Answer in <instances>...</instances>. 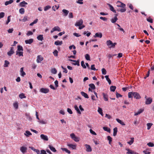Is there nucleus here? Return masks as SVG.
Returning a JSON list of instances; mask_svg holds the SVG:
<instances>
[{
  "instance_id": "obj_15",
  "label": "nucleus",
  "mask_w": 154,
  "mask_h": 154,
  "mask_svg": "<svg viewBox=\"0 0 154 154\" xmlns=\"http://www.w3.org/2000/svg\"><path fill=\"white\" fill-rule=\"evenodd\" d=\"M20 75L22 76H24L26 74V73L23 71V68H21L20 69Z\"/></svg>"
},
{
  "instance_id": "obj_38",
  "label": "nucleus",
  "mask_w": 154,
  "mask_h": 154,
  "mask_svg": "<svg viewBox=\"0 0 154 154\" xmlns=\"http://www.w3.org/2000/svg\"><path fill=\"white\" fill-rule=\"evenodd\" d=\"M19 97L21 99L25 98H26V96L23 93H21L19 95Z\"/></svg>"
},
{
  "instance_id": "obj_18",
  "label": "nucleus",
  "mask_w": 154,
  "mask_h": 154,
  "mask_svg": "<svg viewBox=\"0 0 154 154\" xmlns=\"http://www.w3.org/2000/svg\"><path fill=\"white\" fill-rule=\"evenodd\" d=\"M20 150L23 153H24L26 152L27 148L24 146H22L20 148Z\"/></svg>"
},
{
  "instance_id": "obj_7",
  "label": "nucleus",
  "mask_w": 154,
  "mask_h": 154,
  "mask_svg": "<svg viewBox=\"0 0 154 154\" xmlns=\"http://www.w3.org/2000/svg\"><path fill=\"white\" fill-rule=\"evenodd\" d=\"M152 101V99L151 97L146 98L145 101V104L146 105L150 104Z\"/></svg>"
},
{
  "instance_id": "obj_41",
  "label": "nucleus",
  "mask_w": 154,
  "mask_h": 154,
  "mask_svg": "<svg viewBox=\"0 0 154 154\" xmlns=\"http://www.w3.org/2000/svg\"><path fill=\"white\" fill-rule=\"evenodd\" d=\"M61 149L63 151H65L68 154L70 153V151L66 148H62Z\"/></svg>"
},
{
  "instance_id": "obj_1",
  "label": "nucleus",
  "mask_w": 154,
  "mask_h": 154,
  "mask_svg": "<svg viewBox=\"0 0 154 154\" xmlns=\"http://www.w3.org/2000/svg\"><path fill=\"white\" fill-rule=\"evenodd\" d=\"M116 3L117 4V7L122 8L120 9H117L116 10L117 11H120L121 12L123 13L126 11V9L125 8L126 5L125 4L119 1H118Z\"/></svg>"
},
{
  "instance_id": "obj_63",
  "label": "nucleus",
  "mask_w": 154,
  "mask_h": 154,
  "mask_svg": "<svg viewBox=\"0 0 154 154\" xmlns=\"http://www.w3.org/2000/svg\"><path fill=\"white\" fill-rule=\"evenodd\" d=\"M40 154H47L45 150L42 149L41 151Z\"/></svg>"
},
{
  "instance_id": "obj_51",
  "label": "nucleus",
  "mask_w": 154,
  "mask_h": 154,
  "mask_svg": "<svg viewBox=\"0 0 154 154\" xmlns=\"http://www.w3.org/2000/svg\"><path fill=\"white\" fill-rule=\"evenodd\" d=\"M146 20L148 22L150 23H153V20L152 19H151L150 17L147 18Z\"/></svg>"
},
{
  "instance_id": "obj_17",
  "label": "nucleus",
  "mask_w": 154,
  "mask_h": 154,
  "mask_svg": "<svg viewBox=\"0 0 154 154\" xmlns=\"http://www.w3.org/2000/svg\"><path fill=\"white\" fill-rule=\"evenodd\" d=\"M144 111V109H140L138 111L135 113L134 115L135 116H137L140 114L141 113H142Z\"/></svg>"
},
{
  "instance_id": "obj_45",
  "label": "nucleus",
  "mask_w": 154,
  "mask_h": 154,
  "mask_svg": "<svg viewBox=\"0 0 154 154\" xmlns=\"http://www.w3.org/2000/svg\"><path fill=\"white\" fill-rule=\"evenodd\" d=\"M54 28L55 31H57L58 32H60L61 31V29L58 26H55Z\"/></svg>"
},
{
  "instance_id": "obj_27",
  "label": "nucleus",
  "mask_w": 154,
  "mask_h": 154,
  "mask_svg": "<svg viewBox=\"0 0 154 154\" xmlns=\"http://www.w3.org/2000/svg\"><path fill=\"white\" fill-rule=\"evenodd\" d=\"M37 39L39 41H42L43 40V35H40L37 37Z\"/></svg>"
},
{
  "instance_id": "obj_33",
  "label": "nucleus",
  "mask_w": 154,
  "mask_h": 154,
  "mask_svg": "<svg viewBox=\"0 0 154 154\" xmlns=\"http://www.w3.org/2000/svg\"><path fill=\"white\" fill-rule=\"evenodd\" d=\"M14 1L13 0H10L9 1H6L5 3V5H8L11 4Z\"/></svg>"
},
{
  "instance_id": "obj_46",
  "label": "nucleus",
  "mask_w": 154,
  "mask_h": 154,
  "mask_svg": "<svg viewBox=\"0 0 154 154\" xmlns=\"http://www.w3.org/2000/svg\"><path fill=\"white\" fill-rule=\"evenodd\" d=\"M19 12L21 14H23L25 12V10L24 8H21L19 10Z\"/></svg>"
},
{
  "instance_id": "obj_42",
  "label": "nucleus",
  "mask_w": 154,
  "mask_h": 154,
  "mask_svg": "<svg viewBox=\"0 0 154 154\" xmlns=\"http://www.w3.org/2000/svg\"><path fill=\"white\" fill-rule=\"evenodd\" d=\"M57 71L56 68H54L51 69V72L53 74H56L57 73Z\"/></svg>"
},
{
  "instance_id": "obj_31",
  "label": "nucleus",
  "mask_w": 154,
  "mask_h": 154,
  "mask_svg": "<svg viewBox=\"0 0 154 154\" xmlns=\"http://www.w3.org/2000/svg\"><path fill=\"white\" fill-rule=\"evenodd\" d=\"M118 20V19L116 17H114L113 18L111 19V21L112 23H115Z\"/></svg>"
},
{
  "instance_id": "obj_64",
  "label": "nucleus",
  "mask_w": 154,
  "mask_h": 154,
  "mask_svg": "<svg viewBox=\"0 0 154 154\" xmlns=\"http://www.w3.org/2000/svg\"><path fill=\"white\" fill-rule=\"evenodd\" d=\"M143 152L145 154H150V152L148 151L147 150H144Z\"/></svg>"
},
{
  "instance_id": "obj_4",
  "label": "nucleus",
  "mask_w": 154,
  "mask_h": 154,
  "mask_svg": "<svg viewBox=\"0 0 154 154\" xmlns=\"http://www.w3.org/2000/svg\"><path fill=\"white\" fill-rule=\"evenodd\" d=\"M71 138L75 142H78L79 140V138L76 137L74 133H72L70 134Z\"/></svg>"
},
{
  "instance_id": "obj_3",
  "label": "nucleus",
  "mask_w": 154,
  "mask_h": 154,
  "mask_svg": "<svg viewBox=\"0 0 154 154\" xmlns=\"http://www.w3.org/2000/svg\"><path fill=\"white\" fill-rule=\"evenodd\" d=\"M106 44L107 46L110 48H114L115 45L117 44V43L116 42L113 43L110 40H107L106 42Z\"/></svg>"
},
{
  "instance_id": "obj_57",
  "label": "nucleus",
  "mask_w": 154,
  "mask_h": 154,
  "mask_svg": "<svg viewBox=\"0 0 154 154\" xmlns=\"http://www.w3.org/2000/svg\"><path fill=\"white\" fill-rule=\"evenodd\" d=\"M5 15L4 13L2 12L0 13V18L3 17H4Z\"/></svg>"
},
{
  "instance_id": "obj_14",
  "label": "nucleus",
  "mask_w": 154,
  "mask_h": 154,
  "mask_svg": "<svg viewBox=\"0 0 154 154\" xmlns=\"http://www.w3.org/2000/svg\"><path fill=\"white\" fill-rule=\"evenodd\" d=\"M33 42V40L32 38H31L29 40L25 41V43L26 44H31Z\"/></svg>"
},
{
  "instance_id": "obj_20",
  "label": "nucleus",
  "mask_w": 154,
  "mask_h": 154,
  "mask_svg": "<svg viewBox=\"0 0 154 154\" xmlns=\"http://www.w3.org/2000/svg\"><path fill=\"white\" fill-rule=\"evenodd\" d=\"M103 35L101 33H96L95 34V35L94 36L95 37H97L100 38H101L102 37Z\"/></svg>"
},
{
  "instance_id": "obj_52",
  "label": "nucleus",
  "mask_w": 154,
  "mask_h": 154,
  "mask_svg": "<svg viewBox=\"0 0 154 154\" xmlns=\"http://www.w3.org/2000/svg\"><path fill=\"white\" fill-rule=\"evenodd\" d=\"M127 5L128 6V7L130 9H131L132 10H133L134 7L131 4H128Z\"/></svg>"
},
{
  "instance_id": "obj_50",
  "label": "nucleus",
  "mask_w": 154,
  "mask_h": 154,
  "mask_svg": "<svg viewBox=\"0 0 154 154\" xmlns=\"http://www.w3.org/2000/svg\"><path fill=\"white\" fill-rule=\"evenodd\" d=\"M58 51L57 50H55L53 52L54 55L55 57H57L58 56Z\"/></svg>"
},
{
  "instance_id": "obj_28",
  "label": "nucleus",
  "mask_w": 154,
  "mask_h": 154,
  "mask_svg": "<svg viewBox=\"0 0 154 154\" xmlns=\"http://www.w3.org/2000/svg\"><path fill=\"white\" fill-rule=\"evenodd\" d=\"M48 147L50 148L51 150L53 152H55L56 151V150L55 149L53 146L51 145H48Z\"/></svg>"
},
{
  "instance_id": "obj_9",
  "label": "nucleus",
  "mask_w": 154,
  "mask_h": 154,
  "mask_svg": "<svg viewBox=\"0 0 154 154\" xmlns=\"http://www.w3.org/2000/svg\"><path fill=\"white\" fill-rule=\"evenodd\" d=\"M43 60V58L41 55H38L37 57V59L36 60L37 62L38 63H41V62Z\"/></svg>"
},
{
  "instance_id": "obj_40",
  "label": "nucleus",
  "mask_w": 154,
  "mask_h": 154,
  "mask_svg": "<svg viewBox=\"0 0 154 154\" xmlns=\"http://www.w3.org/2000/svg\"><path fill=\"white\" fill-rule=\"evenodd\" d=\"M116 120L120 124H121L122 125H125V124L121 120H120L119 119H116Z\"/></svg>"
},
{
  "instance_id": "obj_2",
  "label": "nucleus",
  "mask_w": 154,
  "mask_h": 154,
  "mask_svg": "<svg viewBox=\"0 0 154 154\" xmlns=\"http://www.w3.org/2000/svg\"><path fill=\"white\" fill-rule=\"evenodd\" d=\"M128 96L129 98H132L133 97L137 99H139L141 98L139 94L137 92H129L128 93Z\"/></svg>"
},
{
  "instance_id": "obj_60",
  "label": "nucleus",
  "mask_w": 154,
  "mask_h": 154,
  "mask_svg": "<svg viewBox=\"0 0 154 154\" xmlns=\"http://www.w3.org/2000/svg\"><path fill=\"white\" fill-rule=\"evenodd\" d=\"M75 63H73V64L75 65H77L78 66H79L80 65L79 63V61H76V62H75Z\"/></svg>"
},
{
  "instance_id": "obj_12",
  "label": "nucleus",
  "mask_w": 154,
  "mask_h": 154,
  "mask_svg": "<svg viewBox=\"0 0 154 154\" xmlns=\"http://www.w3.org/2000/svg\"><path fill=\"white\" fill-rule=\"evenodd\" d=\"M126 150L127 151V152L126 153L128 154H138L137 153H136V152L132 151L131 150H130L128 149H126Z\"/></svg>"
},
{
  "instance_id": "obj_34",
  "label": "nucleus",
  "mask_w": 154,
  "mask_h": 154,
  "mask_svg": "<svg viewBox=\"0 0 154 154\" xmlns=\"http://www.w3.org/2000/svg\"><path fill=\"white\" fill-rule=\"evenodd\" d=\"M10 64V63L9 61L7 60H5V63L4 65V67H7L8 66V65Z\"/></svg>"
},
{
  "instance_id": "obj_32",
  "label": "nucleus",
  "mask_w": 154,
  "mask_h": 154,
  "mask_svg": "<svg viewBox=\"0 0 154 154\" xmlns=\"http://www.w3.org/2000/svg\"><path fill=\"white\" fill-rule=\"evenodd\" d=\"M103 129L105 131H106L109 133L110 132V129L107 127H103Z\"/></svg>"
},
{
  "instance_id": "obj_25",
  "label": "nucleus",
  "mask_w": 154,
  "mask_h": 154,
  "mask_svg": "<svg viewBox=\"0 0 154 154\" xmlns=\"http://www.w3.org/2000/svg\"><path fill=\"white\" fill-rule=\"evenodd\" d=\"M74 108L75 109L77 113H78L79 114H81V112L79 110L78 107L76 105H75L74 106Z\"/></svg>"
},
{
  "instance_id": "obj_11",
  "label": "nucleus",
  "mask_w": 154,
  "mask_h": 154,
  "mask_svg": "<svg viewBox=\"0 0 154 154\" xmlns=\"http://www.w3.org/2000/svg\"><path fill=\"white\" fill-rule=\"evenodd\" d=\"M14 48L12 47L11 48L10 51L7 53L8 55L9 56H11L14 53V52L13 50Z\"/></svg>"
},
{
  "instance_id": "obj_62",
  "label": "nucleus",
  "mask_w": 154,
  "mask_h": 154,
  "mask_svg": "<svg viewBox=\"0 0 154 154\" xmlns=\"http://www.w3.org/2000/svg\"><path fill=\"white\" fill-rule=\"evenodd\" d=\"M90 131L91 133L93 135H96V133L93 131L91 129H90Z\"/></svg>"
},
{
  "instance_id": "obj_35",
  "label": "nucleus",
  "mask_w": 154,
  "mask_h": 154,
  "mask_svg": "<svg viewBox=\"0 0 154 154\" xmlns=\"http://www.w3.org/2000/svg\"><path fill=\"white\" fill-rule=\"evenodd\" d=\"M117 132V128L116 127L113 129V135L114 136H115L116 135Z\"/></svg>"
},
{
  "instance_id": "obj_53",
  "label": "nucleus",
  "mask_w": 154,
  "mask_h": 154,
  "mask_svg": "<svg viewBox=\"0 0 154 154\" xmlns=\"http://www.w3.org/2000/svg\"><path fill=\"white\" fill-rule=\"evenodd\" d=\"M147 145L149 147H153L154 146V144L151 142H149L147 144Z\"/></svg>"
},
{
  "instance_id": "obj_19",
  "label": "nucleus",
  "mask_w": 154,
  "mask_h": 154,
  "mask_svg": "<svg viewBox=\"0 0 154 154\" xmlns=\"http://www.w3.org/2000/svg\"><path fill=\"white\" fill-rule=\"evenodd\" d=\"M81 95L84 97L85 98H88L89 97L87 94L83 91H81Z\"/></svg>"
},
{
  "instance_id": "obj_58",
  "label": "nucleus",
  "mask_w": 154,
  "mask_h": 154,
  "mask_svg": "<svg viewBox=\"0 0 154 154\" xmlns=\"http://www.w3.org/2000/svg\"><path fill=\"white\" fill-rule=\"evenodd\" d=\"M67 112L70 114H72V112L71 110V109L70 108H68L67 109Z\"/></svg>"
},
{
  "instance_id": "obj_10",
  "label": "nucleus",
  "mask_w": 154,
  "mask_h": 154,
  "mask_svg": "<svg viewBox=\"0 0 154 154\" xmlns=\"http://www.w3.org/2000/svg\"><path fill=\"white\" fill-rule=\"evenodd\" d=\"M40 91L44 93H47L49 92V90L48 88H42L40 90Z\"/></svg>"
},
{
  "instance_id": "obj_23",
  "label": "nucleus",
  "mask_w": 154,
  "mask_h": 154,
  "mask_svg": "<svg viewBox=\"0 0 154 154\" xmlns=\"http://www.w3.org/2000/svg\"><path fill=\"white\" fill-rule=\"evenodd\" d=\"M62 44V41H57L54 42V44L56 45H60Z\"/></svg>"
},
{
  "instance_id": "obj_47",
  "label": "nucleus",
  "mask_w": 154,
  "mask_h": 154,
  "mask_svg": "<svg viewBox=\"0 0 154 154\" xmlns=\"http://www.w3.org/2000/svg\"><path fill=\"white\" fill-rule=\"evenodd\" d=\"M85 57L86 59L88 60H90V58L89 55L88 54H86L85 55Z\"/></svg>"
},
{
  "instance_id": "obj_36",
  "label": "nucleus",
  "mask_w": 154,
  "mask_h": 154,
  "mask_svg": "<svg viewBox=\"0 0 154 154\" xmlns=\"http://www.w3.org/2000/svg\"><path fill=\"white\" fill-rule=\"evenodd\" d=\"M17 51H23V47L21 45H18L17 46Z\"/></svg>"
},
{
  "instance_id": "obj_30",
  "label": "nucleus",
  "mask_w": 154,
  "mask_h": 154,
  "mask_svg": "<svg viewBox=\"0 0 154 154\" xmlns=\"http://www.w3.org/2000/svg\"><path fill=\"white\" fill-rule=\"evenodd\" d=\"M23 51H16V55H18L19 57L20 56H23Z\"/></svg>"
},
{
  "instance_id": "obj_21",
  "label": "nucleus",
  "mask_w": 154,
  "mask_h": 154,
  "mask_svg": "<svg viewBox=\"0 0 154 154\" xmlns=\"http://www.w3.org/2000/svg\"><path fill=\"white\" fill-rule=\"evenodd\" d=\"M68 146L72 149H76V145H75L72 144H67Z\"/></svg>"
},
{
  "instance_id": "obj_6",
  "label": "nucleus",
  "mask_w": 154,
  "mask_h": 154,
  "mask_svg": "<svg viewBox=\"0 0 154 154\" xmlns=\"http://www.w3.org/2000/svg\"><path fill=\"white\" fill-rule=\"evenodd\" d=\"M85 146L86 148V150L87 152H91L92 151V148L88 144H85Z\"/></svg>"
},
{
  "instance_id": "obj_5",
  "label": "nucleus",
  "mask_w": 154,
  "mask_h": 154,
  "mask_svg": "<svg viewBox=\"0 0 154 154\" xmlns=\"http://www.w3.org/2000/svg\"><path fill=\"white\" fill-rule=\"evenodd\" d=\"M83 23V21L82 19H80L77 20L75 24V26H81Z\"/></svg>"
},
{
  "instance_id": "obj_8",
  "label": "nucleus",
  "mask_w": 154,
  "mask_h": 154,
  "mask_svg": "<svg viewBox=\"0 0 154 154\" xmlns=\"http://www.w3.org/2000/svg\"><path fill=\"white\" fill-rule=\"evenodd\" d=\"M41 138L44 141H48V136L44 134H41L40 136Z\"/></svg>"
},
{
  "instance_id": "obj_56",
  "label": "nucleus",
  "mask_w": 154,
  "mask_h": 154,
  "mask_svg": "<svg viewBox=\"0 0 154 154\" xmlns=\"http://www.w3.org/2000/svg\"><path fill=\"white\" fill-rule=\"evenodd\" d=\"M14 106L15 108V109H17L18 108V104L17 103H15L14 104Z\"/></svg>"
},
{
  "instance_id": "obj_37",
  "label": "nucleus",
  "mask_w": 154,
  "mask_h": 154,
  "mask_svg": "<svg viewBox=\"0 0 154 154\" xmlns=\"http://www.w3.org/2000/svg\"><path fill=\"white\" fill-rule=\"evenodd\" d=\"M105 78H106V80L108 81L109 84H110L111 83V81L110 79L109 78L108 75H106L105 76Z\"/></svg>"
},
{
  "instance_id": "obj_24",
  "label": "nucleus",
  "mask_w": 154,
  "mask_h": 154,
  "mask_svg": "<svg viewBox=\"0 0 154 154\" xmlns=\"http://www.w3.org/2000/svg\"><path fill=\"white\" fill-rule=\"evenodd\" d=\"M102 94H103V97L104 100L105 101H108V96L107 94H105L104 93H103Z\"/></svg>"
},
{
  "instance_id": "obj_54",
  "label": "nucleus",
  "mask_w": 154,
  "mask_h": 154,
  "mask_svg": "<svg viewBox=\"0 0 154 154\" xmlns=\"http://www.w3.org/2000/svg\"><path fill=\"white\" fill-rule=\"evenodd\" d=\"M51 8V7L50 6L48 5L45 6L44 8L45 11H46Z\"/></svg>"
},
{
  "instance_id": "obj_44",
  "label": "nucleus",
  "mask_w": 154,
  "mask_h": 154,
  "mask_svg": "<svg viewBox=\"0 0 154 154\" xmlns=\"http://www.w3.org/2000/svg\"><path fill=\"white\" fill-rule=\"evenodd\" d=\"M89 86L92 89H94L95 88V87L94 84H89Z\"/></svg>"
},
{
  "instance_id": "obj_22",
  "label": "nucleus",
  "mask_w": 154,
  "mask_h": 154,
  "mask_svg": "<svg viewBox=\"0 0 154 154\" xmlns=\"http://www.w3.org/2000/svg\"><path fill=\"white\" fill-rule=\"evenodd\" d=\"M131 140L130 141H128L127 143L131 145L133 144L134 140V138L131 137L130 138Z\"/></svg>"
},
{
  "instance_id": "obj_26",
  "label": "nucleus",
  "mask_w": 154,
  "mask_h": 154,
  "mask_svg": "<svg viewBox=\"0 0 154 154\" xmlns=\"http://www.w3.org/2000/svg\"><path fill=\"white\" fill-rule=\"evenodd\" d=\"M108 5H109V7H110V10L111 11H112L114 13H116V10L114 9L112 5H111L110 4H108Z\"/></svg>"
},
{
  "instance_id": "obj_59",
  "label": "nucleus",
  "mask_w": 154,
  "mask_h": 154,
  "mask_svg": "<svg viewBox=\"0 0 154 154\" xmlns=\"http://www.w3.org/2000/svg\"><path fill=\"white\" fill-rule=\"evenodd\" d=\"M94 66H95V65L94 64L92 65L91 66V70H96V69L94 67Z\"/></svg>"
},
{
  "instance_id": "obj_29",
  "label": "nucleus",
  "mask_w": 154,
  "mask_h": 154,
  "mask_svg": "<svg viewBox=\"0 0 154 154\" xmlns=\"http://www.w3.org/2000/svg\"><path fill=\"white\" fill-rule=\"evenodd\" d=\"M28 3L26 2L25 1H23L22 2H21L20 4V5L22 7H25V5H27Z\"/></svg>"
},
{
  "instance_id": "obj_43",
  "label": "nucleus",
  "mask_w": 154,
  "mask_h": 154,
  "mask_svg": "<svg viewBox=\"0 0 154 154\" xmlns=\"http://www.w3.org/2000/svg\"><path fill=\"white\" fill-rule=\"evenodd\" d=\"M116 88V87L115 86H111L110 87V90L111 91L114 92Z\"/></svg>"
},
{
  "instance_id": "obj_39",
  "label": "nucleus",
  "mask_w": 154,
  "mask_h": 154,
  "mask_svg": "<svg viewBox=\"0 0 154 154\" xmlns=\"http://www.w3.org/2000/svg\"><path fill=\"white\" fill-rule=\"evenodd\" d=\"M98 112L101 115V116H103V114L102 112V109L100 107L98 108Z\"/></svg>"
},
{
  "instance_id": "obj_48",
  "label": "nucleus",
  "mask_w": 154,
  "mask_h": 154,
  "mask_svg": "<svg viewBox=\"0 0 154 154\" xmlns=\"http://www.w3.org/2000/svg\"><path fill=\"white\" fill-rule=\"evenodd\" d=\"M81 65L82 67L84 69H86V66L85 65L84 62L83 61H82L81 62Z\"/></svg>"
},
{
  "instance_id": "obj_49",
  "label": "nucleus",
  "mask_w": 154,
  "mask_h": 154,
  "mask_svg": "<svg viewBox=\"0 0 154 154\" xmlns=\"http://www.w3.org/2000/svg\"><path fill=\"white\" fill-rule=\"evenodd\" d=\"M101 70L103 74L105 75L106 74V71L105 68H102L101 69Z\"/></svg>"
},
{
  "instance_id": "obj_61",
  "label": "nucleus",
  "mask_w": 154,
  "mask_h": 154,
  "mask_svg": "<svg viewBox=\"0 0 154 154\" xmlns=\"http://www.w3.org/2000/svg\"><path fill=\"white\" fill-rule=\"evenodd\" d=\"M10 16H9L8 17V20H7V21L6 23V25L8 24V23L10 21H11V19L10 18Z\"/></svg>"
},
{
  "instance_id": "obj_13",
  "label": "nucleus",
  "mask_w": 154,
  "mask_h": 154,
  "mask_svg": "<svg viewBox=\"0 0 154 154\" xmlns=\"http://www.w3.org/2000/svg\"><path fill=\"white\" fill-rule=\"evenodd\" d=\"M24 134L26 137H27L31 135L32 134L29 131H26L24 133Z\"/></svg>"
},
{
  "instance_id": "obj_55",
  "label": "nucleus",
  "mask_w": 154,
  "mask_h": 154,
  "mask_svg": "<svg viewBox=\"0 0 154 154\" xmlns=\"http://www.w3.org/2000/svg\"><path fill=\"white\" fill-rule=\"evenodd\" d=\"M33 33L31 31H28L26 35L27 36H29V35H32L33 34Z\"/></svg>"
},
{
  "instance_id": "obj_16",
  "label": "nucleus",
  "mask_w": 154,
  "mask_h": 154,
  "mask_svg": "<svg viewBox=\"0 0 154 154\" xmlns=\"http://www.w3.org/2000/svg\"><path fill=\"white\" fill-rule=\"evenodd\" d=\"M62 11L63 14V16H67L69 13V11L66 9H63Z\"/></svg>"
}]
</instances>
